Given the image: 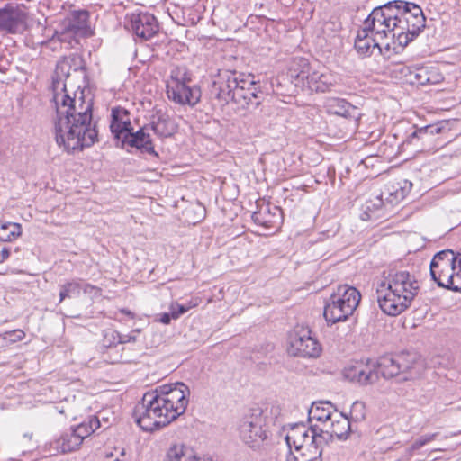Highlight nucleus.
Segmentation results:
<instances>
[{"label":"nucleus","mask_w":461,"mask_h":461,"mask_svg":"<svg viewBox=\"0 0 461 461\" xmlns=\"http://www.w3.org/2000/svg\"><path fill=\"white\" fill-rule=\"evenodd\" d=\"M82 62L76 56L64 57L57 62L52 77L55 139L68 152L82 151L98 141L96 123L93 122V100L86 99L83 92L72 98L66 89L73 66L74 72H85Z\"/></svg>","instance_id":"obj_1"},{"label":"nucleus","mask_w":461,"mask_h":461,"mask_svg":"<svg viewBox=\"0 0 461 461\" xmlns=\"http://www.w3.org/2000/svg\"><path fill=\"white\" fill-rule=\"evenodd\" d=\"M419 291V283L409 271L390 270L377 284V302L384 313L396 316L411 306Z\"/></svg>","instance_id":"obj_2"},{"label":"nucleus","mask_w":461,"mask_h":461,"mask_svg":"<svg viewBox=\"0 0 461 461\" xmlns=\"http://www.w3.org/2000/svg\"><path fill=\"white\" fill-rule=\"evenodd\" d=\"M275 84L276 93L281 95H292L298 88L325 93L335 86L336 78L330 72L312 70L306 59L299 58L293 61L288 74L277 77L272 86Z\"/></svg>","instance_id":"obj_3"},{"label":"nucleus","mask_w":461,"mask_h":461,"mask_svg":"<svg viewBox=\"0 0 461 461\" xmlns=\"http://www.w3.org/2000/svg\"><path fill=\"white\" fill-rule=\"evenodd\" d=\"M323 429L318 425H311L309 428L303 423L293 424L285 436V442L289 449L294 447L298 455H292L287 461H321L325 438Z\"/></svg>","instance_id":"obj_4"},{"label":"nucleus","mask_w":461,"mask_h":461,"mask_svg":"<svg viewBox=\"0 0 461 461\" xmlns=\"http://www.w3.org/2000/svg\"><path fill=\"white\" fill-rule=\"evenodd\" d=\"M375 370L384 378L399 377V381L414 379L420 373L421 361L415 352H401L385 355L377 361L373 360Z\"/></svg>","instance_id":"obj_5"},{"label":"nucleus","mask_w":461,"mask_h":461,"mask_svg":"<svg viewBox=\"0 0 461 461\" xmlns=\"http://www.w3.org/2000/svg\"><path fill=\"white\" fill-rule=\"evenodd\" d=\"M361 294L358 290L348 285L338 286L326 302L323 315L331 324L345 321L353 314L359 304Z\"/></svg>","instance_id":"obj_6"},{"label":"nucleus","mask_w":461,"mask_h":461,"mask_svg":"<svg viewBox=\"0 0 461 461\" xmlns=\"http://www.w3.org/2000/svg\"><path fill=\"white\" fill-rule=\"evenodd\" d=\"M132 416L138 426L144 431L152 432L166 427L171 421L153 391L144 393L141 401L134 407Z\"/></svg>","instance_id":"obj_7"},{"label":"nucleus","mask_w":461,"mask_h":461,"mask_svg":"<svg viewBox=\"0 0 461 461\" xmlns=\"http://www.w3.org/2000/svg\"><path fill=\"white\" fill-rule=\"evenodd\" d=\"M167 94L173 102L190 106L198 104L202 95L200 87L193 83L191 73L185 67H176L171 70Z\"/></svg>","instance_id":"obj_8"},{"label":"nucleus","mask_w":461,"mask_h":461,"mask_svg":"<svg viewBox=\"0 0 461 461\" xmlns=\"http://www.w3.org/2000/svg\"><path fill=\"white\" fill-rule=\"evenodd\" d=\"M152 391L158 394V399L171 422L185 413L190 391L184 383L162 384Z\"/></svg>","instance_id":"obj_9"},{"label":"nucleus","mask_w":461,"mask_h":461,"mask_svg":"<svg viewBox=\"0 0 461 461\" xmlns=\"http://www.w3.org/2000/svg\"><path fill=\"white\" fill-rule=\"evenodd\" d=\"M457 257L452 249L437 252L430 261L429 271L431 279L439 287L447 290H461V286H453L452 276L456 267Z\"/></svg>","instance_id":"obj_10"},{"label":"nucleus","mask_w":461,"mask_h":461,"mask_svg":"<svg viewBox=\"0 0 461 461\" xmlns=\"http://www.w3.org/2000/svg\"><path fill=\"white\" fill-rule=\"evenodd\" d=\"M237 86L232 94V102L247 110L256 109L264 100L260 83L252 74L238 72Z\"/></svg>","instance_id":"obj_11"},{"label":"nucleus","mask_w":461,"mask_h":461,"mask_svg":"<svg viewBox=\"0 0 461 461\" xmlns=\"http://www.w3.org/2000/svg\"><path fill=\"white\" fill-rule=\"evenodd\" d=\"M55 35L60 41L71 43L77 37H89V13L86 10H74L59 22Z\"/></svg>","instance_id":"obj_12"},{"label":"nucleus","mask_w":461,"mask_h":461,"mask_svg":"<svg viewBox=\"0 0 461 461\" xmlns=\"http://www.w3.org/2000/svg\"><path fill=\"white\" fill-rule=\"evenodd\" d=\"M265 426V418L262 411L254 410L252 413L245 415L239 423V433L242 441L251 448L259 447L267 438Z\"/></svg>","instance_id":"obj_13"},{"label":"nucleus","mask_w":461,"mask_h":461,"mask_svg":"<svg viewBox=\"0 0 461 461\" xmlns=\"http://www.w3.org/2000/svg\"><path fill=\"white\" fill-rule=\"evenodd\" d=\"M289 344L288 352L294 357L316 358L321 352V344L308 329L302 328L290 334Z\"/></svg>","instance_id":"obj_14"},{"label":"nucleus","mask_w":461,"mask_h":461,"mask_svg":"<svg viewBox=\"0 0 461 461\" xmlns=\"http://www.w3.org/2000/svg\"><path fill=\"white\" fill-rule=\"evenodd\" d=\"M393 2L377 6L365 19L363 26L366 31L374 32L381 40L391 36Z\"/></svg>","instance_id":"obj_15"},{"label":"nucleus","mask_w":461,"mask_h":461,"mask_svg":"<svg viewBox=\"0 0 461 461\" xmlns=\"http://www.w3.org/2000/svg\"><path fill=\"white\" fill-rule=\"evenodd\" d=\"M238 71L236 70H220L214 77L210 93L211 95L219 101L221 105L228 104L232 102V94L235 92V86H237V76Z\"/></svg>","instance_id":"obj_16"},{"label":"nucleus","mask_w":461,"mask_h":461,"mask_svg":"<svg viewBox=\"0 0 461 461\" xmlns=\"http://www.w3.org/2000/svg\"><path fill=\"white\" fill-rule=\"evenodd\" d=\"M129 26L135 35L142 40H149L158 32L157 18L147 12L131 13L127 15Z\"/></svg>","instance_id":"obj_17"},{"label":"nucleus","mask_w":461,"mask_h":461,"mask_svg":"<svg viewBox=\"0 0 461 461\" xmlns=\"http://www.w3.org/2000/svg\"><path fill=\"white\" fill-rule=\"evenodd\" d=\"M343 374L346 379L361 385L372 384L378 381V372L375 370L373 360L369 358L347 366Z\"/></svg>","instance_id":"obj_18"},{"label":"nucleus","mask_w":461,"mask_h":461,"mask_svg":"<svg viewBox=\"0 0 461 461\" xmlns=\"http://www.w3.org/2000/svg\"><path fill=\"white\" fill-rule=\"evenodd\" d=\"M442 129L443 128L439 123L416 128L403 140L402 146H413L415 152L429 149L431 148L434 136L440 133Z\"/></svg>","instance_id":"obj_19"},{"label":"nucleus","mask_w":461,"mask_h":461,"mask_svg":"<svg viewBox=\"0 0 461 461\" xmlns=\"http://www.w3.org/2000/svg\"><path fill=\"white\" fill-rule=\"evenodd\" d=\"M392 13L393 19L391 23V37L393 39H396L400 46H407L409 42L414 40V37H411V28L408 22H406L404 11H402V2L399 4L397 2H393Z\"/></svg>","instance_id":"obj_20"},{"label":"nucleus","mask_w":461,"mask_h":461,"mask_svg":"<svg viewBox=\"0 0 461 461\" xmlns=\"http://www.w3.org/2000/svg\"><path fill=\"white\" fill-rule=\"evenodd\" d=\"M148 125L139 129L137 131H131L126 135H123L121 142L122 147L128 145L131 148L139 149L142 153H148L154 157H158V152L154 149L152 139L149 133L146 132Z\"/></svg>","instance_id":"obj_21"},{"label":"nucleus","mask_w":461,"mask_h":461,"mask_svg":"<svg viewBox=\"0 0 461 461\" xmlns=\"http://www.w3.org/2000/svg\"><path fill=\"white\" fill-rule=\"evenodd\" d=\"M323 429V435H328L325 438V445L331 440L333 437H336L339 440L347 439L348 434L353 432L352 423L348 415L344 413H335L334 418L330 420L329 428Z\"/></svg>","instance_id":"obj_22"},{"label":"nucleus","mask_w":461,"mask_h":461,"mask_svg":"<svg viewBox=\"0 0 461 461\" xmlns=\"http://www.w3.org/2000/svg\"><path fill=\"white\" fill-rule=\"evenodd\" d=\"M110 129L114 139L121 140L123 135L133 131L128 110L117 106L111 112Z\"/></svg>","instance_id":"obj_23"},{"label":"nucleus","mask_w":461,"mask_h":461,"mask_svg":"<svg viewBox=\"0 0 461 461\" xmlns=\"http://www.w3.org/2000/svg\"><path fill=\"white\" fill-rule=\"evenodd\" d=\"M251 217L255 223L267 229L278 228L282 222V210L277 206L263 204Z\"/></svg>","instance_id":"obj_24"},{"label":"nucleus","mask_w":461,"mask_h":461,"mask_svg":"<svg viewBox=\"0 0 461 461\" xmlns=\"http://www.w3.org/2000/svg\"><path fill=\"white\" fill-rule=\"evenodd\" d=\"M402 8L411 28V35L416 38L425 28L426 19L422 9L418 5L408 2H402Z\"/></svg>","instance_id":"obj_25"},{"label":"nucleus","mask_w":461,"mask_h":461,"mask_svg":"<svg viewBox=\"0 0 461 461\" xmlns=\"http://www.w3.org/2000/svg\"><path fill=\"white\" fill-rule=\"evenodd\" d=\"M411 187L412 183L408 180H402L386 185L384 191L383 192L385 196V209H391L397 205L408 195L411 190Z\"/></svg>","instance_id":"obj_26"},{"label":"nucleus","mask_w":461,"mask_h":461,"mask_svg":"<svg viewBox=\"0 0 461 461\" xmlns=\"http://www.w3.org/2000/svg\"><path fill=\"white\" fill-rule=\"evenodd\" d=\"M326 107L329 113L352 119L357 123H358L362 117L359 108L351 104L345 99L330 98L327 101Z\"/></svg>","instance_id":"obj_27"},{"label":"nucleus","mask_w":461,"mask_h":461,"mask_svg":"<svg viewBox=\"0 0 461 461\" xmlns=\"http://www.w3.org/2000/svg\"><path fill=\"white\" fill-rule=\"evenodd\" d=\"M23 15L14 8L0 9V30L8 33H18L24 30Z\"/></svg>","instance_id":"obj_28"},{"label":"nucleus","mask_w":461,"mask_h":461,"mask_svg":"<svg viewBox=\"0 0 461 461\" xmlns=\"http://www.w3.org/2000/svg\"><path fill=\"white\" fill-rule=\"evenodd\" d=\"M335 413L336 409L330 402H314L308 411L309 421L316 420L322 422L321 428L327 429L329 428V422L334 418Z\"/></svg>","instance_id":"obj_29"},{"label":"nucleus","mask_w":461,"mask_h":461,"mask_svg":"<svg viewBox=\"0 0 461 461\" xmlns=\"http://www.w3.org/2000/svg\"><path fill=\"white\" fill-rule=\"evenodd\" d=\"M370 32H371L366 31L364 27L357 32L355 40V49L359 54L370 56L375 48L378 49L379 53H382L380 42L382 40L376 35H375L374 38H370Z\"/></svg>","instance_id":"obj_30"},{"label":"nucleus","mask_w":461,"mask_h":461,"mask_svg":"<svg viewBox=\"0 0 461 461\" xmlns=\"http://www.w3.org/2000/svg\"><path fill=\"white\" fill-rule=\"evenodd\" d=\"M148 127H149L154 133L160 138L170 137L174 133V130L170 126L169 116L161 111H158L152 115L151 122Z\"/></svg>","instance_id":"obj_31"},{"label":"nucleus","mask_w":461,"mask_h":461,"mask_svg":"<svg viewBox=\"0 0 461 461\" xmlns=\"http://www.w3.org/2000/svg\"><path fill=\"white\" fill-rule=\"evenodd\" d=\"M82 442L77 433L71 429V431L65 432L60 436L57 440V447L60 448L61 452L68 453L77 449Z\"/></svg>","instance_id":"obj_32"},{"label":"nucleus","mask_w":461,"mask_h":461,"mask_svg":"<svg viewBox=\"0 0 461 461\" xmlns=\"http://www.w3.org/2000/svg\"><path fill=\"white\" fill-rule=\"evenodd\" d=\"M102 426L101 420L97 416H91L87 422H82L79 425L71 428L77 433V436L83 441L84 438L90 436Z\"/></svg>","instance_id":"obj_33"},{"label":"nucleus","mask_w":461,"mask_h":461,"mask_svg":"<svg viewBox=\"0 0 461 461\" xmlns=\"http://www.w3.org/2000/svg\"><path fill=\"white\" fill-rule=\"evenodd\" d=\"M22 235V226L15 222H0V241L10 242Z\"/></svg>","instance_id":"obj_34"},{"label":"nucleus","mask_w":461,"mask_h":461,"mask_svg":"<svg viewBox=\"0 0 461 461\" xmlns=\"http://www.w3.org/2000/svg\"><path fill=\"white\" fill-rule=\"evenodd\" d=\"M193 451L184 444H174L167 451L166 461H181L182 458L186 460L192 459Z\"/></svg>","instance_id":"obj_35"},{"label":"nucleus","mask_w":461,"mask_h":461,"mask_svg":"<svg viewBox=\"0 0 461 461\" xmlns=\"http://www.w3.org/2000/svg\"><path fill=\"white\" fill-rule=\"evenodd\" d=\"M438 436V433H432V434H426L420 436L419 438H417L410 447H408L403 456V460H410L411 456H413L414 452L421 448L423 446L429 444V442L436 439V438Z\"/></svg>","instance_id":"obj_36"},{"label":"nucleus","mask_w":461,"mask_h":461,"mask_svg":"<svg viewBox=\"0 0 461 461\" xmlns=\"http://www.w3.org/2000/svg\"><path fill=\"white\" fill-rule=\"evenodd\" d=\"M404 70H406L404 75L409 76V77H410L409 80L411 84L424 86L426 84L430 83V78L428 75V71L424 68H405Z\"/></svg>","instance_id":"obj_37"},{"label":"nucleus","mask_w":461,"mask_h":461,"mask_svg":"<svg viewBox=\"0 0 461 461\" xmlns=\"http://www.w3.org/2000/svg\"><path fill=\"white\" fill-rule=\"evenodd\" d=\"M384 207L385 208L384 194L381 192L379 194H375L374 197L366 201L364 204V213L370 218L371 215L369 213L377 212Z\"/></svg>","instance_id":"obj_38"},{"label":"nucleus","mask_w":461,"mask_h":461,"mask_svg":"<svg viewBox=\"0 0 461 461\" xmlns=\"http://www.w3.org/2000/svg\"><path fill=\"white\" fill-rule=\"evenodd\" d=\"M81 291V285L77 282H68L60 286L59 291V301H63L66 298H76L78 297Z\"/></svg>","instance_id":"obj_39"},{"label":"nucleus","mask_w":461,"mask_h":461,"mask_svg":"<svg viewBox=\"0 0 461 461\" xmlns=\"http://www.w3.org/2000/svg\"><path fill=\"white\" fill-rule=\"evenodd\" d=\"M348 418L351 423L364 420L366 418L365 403L359 401L354 402Z\"/></svg>","instance_id":"obj_40"},{"label":"nucleus","mask_w":461,"mask_h":461,"mask_svg":"<svg viewBox=\"0 0 461 461\" xmlns=\"http://www.w3.org/2000/svg\"><path fill=\"white\" fill-rule=\"evenodd\" d=\"M124 352V351H122ZM103 358H104L107 362L111 364L115 363H130L132 361L131 357L128 355H124L123 353H120L119 349H116L109 352V349L105 353L103 352Z\"/></svg>","instance_id":"obj_41"},{"label":"nucleus","mask_w":461,"mask_h":461,"mask_svg":"<svg viewBox=\"0 0 461 461\" xmlns=\"http://www.w3.org/2000/svg\"><path fill=\"white\" fill-rule=\"evenodd\" d=\"M111 334L113 337V339H117L119 341L122 351L126 350L125 347L123 346L124 344L136 341V336L132 334H122L118 331H113Z\"/></svg>","instance_id":"obj_42"},{"label":"nucleus","mask_w":461,"mask_h":461,"mask_svg":"<svg viewBox=\"0 0 461 461\" xmlns=\"http://www.w3.org/2000/svg\"><path fill=\"white\" fill-rule=\"evenodd\" d=\"M113 331V330H106L103 339V347L109 349V352L116 349V348L120 346L119 341L117 339H113V337L111 334Z\"/></svg>","instance_id":"obj_43"},{"label":"nucleus","mask_w":461,"mask_h":461,"mask_svg":"<svg viewBox=\"0 0 461 461\" xmlns=\"http://www.w3.org/2000/svg\"><path fill=\"white\" fill-rule=\"evenodd\" d=\"M169 310H171L173 314V319L176 320L181 315L185 314L188 312V307H184V304H179L177 303H171Z\"/></svg>","instance_id":"obj_44"},{"label":"nucleus","mask_w":461,"mask_h":461,"mask_svg":"<svg viewBox=\"0 0 461 461\" xmlns=\"http://www.w3.org/2000/svg\"><path fill=\"white\" fill-rule=\"evenodd\" d=\"M452 276H454L453 286H456V285L461 286V268L457 272L454 271ZM452 291L461 293V290H452Z\"/></svg>","instance_id":"obj_45"},{"label":"nucleus","mask_w":461,"mask_h":461,"mask_svg":"<svg viewBox=\"0 0 461 461\" xmlns=\"http://www.w3.org/2000/svg\"><path fill=\"white\" fill-rule=\"evenodd\" d=\"M173 319V314L171 310L169 312H164L160 314L159 321L163 324H169L171 322V320Z\"/></svg>","instance_id":"obj_46"},{"label":"nucleus","mask_w":461,"mask_h":461,"mask_svg":"<svg viewBox=\"0 0 461 461\" xmlns=\"http://www.w3.org/2000/svg\"><path fill=\"white\" fill-rule=\"evenodd\" d=\"M10 256V249L7 247H4L0 251V263H3Z\"/></svg>","instance_id":"obj_47"},{"label":"nucleus","mask_w":461,"mask_h":461,"mask_svg":"<svg viewBox=\"0 0 461 461\" xmlns=\"http://www.w3.org/2000/svg\"><path fill=\"white\" fill-rule=\"evenodd\" d=\"M196 305H197V303H192L190 302V303H185V304H184V307H188V311H189L190 309H192L193 307H195Z\"/></svg>","instance_id":"obj_48"},{"label":"nucleus","mask_w":461,"mask_h":461,"mask_svg":"<svg viewBox=\"0 0 461 461\" xmlns=\"http://www.w3.org/2000/svg\"><path fill=\"white\" fill-rule=\"evenodd\" d=\"M456 256L457 257L458 267L461 268V252H458Z\"/></svg>","instance_id":"obj_49"},{"label":"nucleus","mask_w":461,"mask_h":461,"mask_svg":"<svg viewBox=\"0 0 461 461\" xmlns=\"http://www.w3.org/2000/svg\"><path fill=\"white\" fill-rule=\"evenodd\" d=\"M122 313H125V314H127V315H130V316H131V317L133 316V313H132L131 311H129V310L122 309Z\"/></svg>","instance_id":"obj_50"},{"label":"nucleus","mask_w":461,"mask_h":461,"mask_svg":"<svg viewBox=\"0 0 461 461\" xmlns=\"http://www.w3.org/2000/svg\"><path fill=\"white\" fill-rule=\"evenodd\" d=\"M102 420L106 424V426H105V428H104V429L108 428V427H109V420H108V419H106V418L103 417V418H102Z\"/></svg>","instance_id":"obj_51"},{"label":"nucleus","mask_w":461,"mask_h":461,"mask_svg":"<svg viewBox=\"0 0 461 461\" xmlns=\"http://www.w3.org/2000/svg\"><path fill=\"white\" fill-rule=\"evenodd\" d=\"M57 410L60 413V414H64L65 413V410L62 408H59V407H57Z\"/></svg>","instance_id":"obj_52"},{"label":"nucleus","mask_w":461,"mask_h":461,"mask_svg":"<svg viewBox=\"0 0 461 461\" xmlns=\"http://www.w3.org/2000/svg\"><path fill=\"white\" fill-rule=\"evenodd\" d=\"M189 461H201V460L193 455L192 459H190Z\"/></svg>","instance_id":"obj_53"},{"label":"nucleus","mask_w":461,"mask_h":461,"mask_svg":"<svg viewBox=\"0 0 461 461\" xmlns=\"http://www.w3.org/2000/svg\"><path fill=\"white\" fill-rule=\"evenodd\" d=\"M203 461H213L212 458H206V459H203Z\"/></svg>","instance_id":"obj_54"},{"label":"nucleus","mask_w":461,"mask_h":461,"mask_svg":"<svg viewBox=\"0 0 461 461\" xmlns=\"http://www.w3.org/2000/svg\"><path fill=\"white\" fill-rule=\"evenodd\" d=\"M385 48L386 50H389V43H386Z\"/></svg>","instance_id":"obj_55"},{"label":"nucleus","mask_w":461,"mask_h":461,"mask_svg":"<svg viewBox=\"0 0 461 461\" xmlns=\"http://www.w3.org/2000/svg\"><path fill=\"white\" fill-rule=\"evenodd\" d=\"M114 461H119V459H118V458H116Z\"/></svg>","instance_id":"obj_56"}]
</instances>
